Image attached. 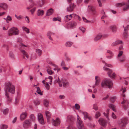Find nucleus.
<instances>
[{
	"label": "nucleus",
	"mask_w": 129,
	"mask_h": 129,
	"mask_svg": "<svg viewBox=\"0 0 129 129\" xmlns=\"http://www.w3.org/2000/svg\"><path fill=\"white\" fill-rule=\"evenodd\" d=\"M15 89L14 86L12 84L11 82H9L6 83L4 90L5 92V95L7 98L8 101H10L11 99L10 98L7 91H8L12 94H13L15 93Z\"/></svg>",
	"instance_id": "nucleus-1"
},
{
	"label": "nucleus",
	"mask_w": 129,
	"mask_h": 129,
	"mask_svg": "<svg viewBox=\"0 0 129 129\" xmlns=\"http://www.w3.org/2000/svg\"><path fill=\"white\" fill-rule=\"evenodd\" d=\"M113 85L112 81L109 79H105L103 80L101 83V86L104 88H112Z\"/></svg>",
	"instance_id": "nucleus-2"
},
{
	"label": "nucleus",
	"mask_w": 129,
	"mask_h": 129,
	"mask_svg": "<svg viewBox=\"0 0 129 129\" xmlns=\"http://www.w3.org/2000/svg\"><path fill=\"white\" fill-rule=\"evenodd\" d=\"M68 122L69 124V126L67 127V129H76L73 126L75 118L73 116H68Z\"/></svg>",
	"instance_id": "nucleus-3"
},
{
	"label": "nucleus",
	"mask_w": 129,
	"mask_h": 129,
	"mask_svg": "<svg viewBox=\"0 0 129 129\" xmlns=\"http://www.w3.org/2000/svg\"><path fill=\"white\" fill-rule=\"evenodd\" d=\"M19 30L17 28L13 27L9 30L8 34L10 36L18 35L19 34Z\"/></svg>",
	"instance_id": "nucleus-4"
},
{
	"label": "nucleus",
	"mask_w": 129,
	"mask_h": 129,
	"mask_svg": "<svg viewBox=\"0 0 129 129\" xmlns=\"http://www.w3.org/2000/svg\"><path fill=\"white\" fill-rule=\"evenodd\" d=\"M122 96L124 98H123V101L121 102V103L123 104L124 109L126 110L127 108L129 107V101L127 99L124 98L125 97V94L123 93L122 94Z\"/></svg>",
	"instance_id": "nucleus-5"
},
{
	"label": "nucleus",
	"mask_w": 129,
	"mask_h": 129,
	"mask_svg": "<svg viewBox=\"0 0 129 129\" xmlns=\"http://www.w3.org/2000/svg\"><path fill=\"white\" fill-rule=\"evenodd\" d=\"M77 126L78 129H86L84 128L82 121L80 120L78 115L77 119Z\"/></svg>",
	"instance_id": "nucleus-6"
},
{
	"label": "nucleus",
	"mask_w": 129,
	"mask_h": 129,
	"mask_svg": "<svg viewBox=\"0 0 129 129\" xmlns=\"http://www.w3.org/2000/svg\"><path fill=\"white\" fill-rule=\"evenodd\" d=\"M127 123V118L125 117L122 118L119 121V125L121 127L125 126Z\"/></svg>",
	"instance_id": "nucleus-7"
},
{
	"label": "nucleus",
	"mask_w": 129,
	"mask_h": 129,
	"mask_svg": "<svg viewBox=\"0 0 129 129\" xmlns=\"http://www.w3.org/2000/svg\"><path fill=\"white\" fill-rule=\"evenodd\" d=\"M103 69L104 70H105L108 72V74L109 76L111 78L113 79L114 78L115 76V73H114L112 75L110 74L112 72V71L109 68H106L105 66H104L103 67Z\"/></svg>",
	"instance_id": "nucleus-8"
},
{
	"label": "nucleus",
	"mask_w": 129,
	"mask_h": 129,
	"mask_svg": "<svg viewBox=\"0 0 129 129\" xmlns=\"http://www.w3.org/2000/svg\"><path fill=\"white\" fill-rule=\"evenodd\" d=\"M118 6H124L123 8L124 11L127 10L129 9V0L128 1L127 3H119L117 4Z\"/></svg>",
	"instance_id": "nucleus-9"
},
{
	"label": "nucleus",
	"mask_w": 129,
	"mask_h": 129,
	"mask_svg": "<svg viewBox=\"0 0 129 129\" xmlns=\"http://www.w3.org/2000/svg\"><path fill=\"white\" fill-rule=\"evenodd\" d=\"M31 125V122L30 120L27 119L23 122V126L24 128H27L30 127Z\"/></svg>",
	"instance_id": "nucleus-10"
},
{
	"label": "nucleus",
	"mask_w": 129,
	"mask_h": 129,
	"mask_svg": "<svg viewBox=\"0 0 129 129\" xmlns=\"http://www.w3.org/2000/svg\"><path fill=\"white\" fill-rule=\"evenodd\" d=\"M52 125L55 126H57L59 125L60 123V120L58 117H57L55 120L53 119H52Z\"/></svg>",
	"instance_id": "nucleus-11"
},
{
	"label": "nucleus",
	"mask_w": 129,
	"mask_h": 129,
	"mask_svg": "<svg viewBox=\"0 0 129 129\" xmlns=\"http://www.w3.org/2000/svg\"><path fill=\"white\" fill-rule=\"evenodd\" d=\"M100 124L104 127H105L107 125V122L106 120L102 118H100L98 120Z\"/></svg>",
	"instance_id": "nucleus-12"
},
{
	"label": "nucleus",
	"mask_w": 129,
	"mask_h": 129,
	"mask_svg": "<svg viewBox=\"0 0 129 129\" xmlns=\"http://www.w3.org/2000/svg\"><path fill=\"white\" fill-rule=\"evenodd\" d=\"M75 6L73 4H70L69 7L67 8V11L68 12H71L72 11L74 8L75 7Z\"/></svg>",
	"instance_id": "nucleus-13"
},
{
	"label": "nucleus",
	"mask_w": 129,
	"mask_h": 129,
	"mask_svg": "<svg viewBox=\"0 0 129 129\" xmlns=\"http://www.w3.org/2000/svg\"><path fill=\"white\" fill-rule=\"evenodd\" d=\"M27 114L26 112L22 113L20 116V119L21 120H23L25 119L27 117Z\"/></svg>",
	"instance_id": "nucleus-14"
},
{
	"label": "nucleus",
	"mask_w": 129,
	"mask_h": 129,
	"mask_svg": "<svg viewBox=\"0 0 129 129\" xmlns=\"http://www.w3.org/2000/svg\"><path fill=\"white\" fill-rule=\"evenodd\" d=\"M88 8L89 11H90L93 14H96V12L95 9L94 7L91 6H88Z\"/></svg>",
	"instance_id": "nucleus-15"
},
{
	"label": "nucleus",
	"mask_w": 129,
	"mask_h": 129,
	"mask_svg": "<svg viewBox=\"0 0 129 129\" xmlns=\"http://www.w3.org/2000/svg\"><path fill=\"white\" fill-rule=\"evenodd\" d=\"M45 114L47 118V121L48 122L49 121V119L51 117V114L48 111H45Z\"/></svg>",
	"instance_id": "nucleus-16"
},
{
	"label": "nucleus",
	"mask_w": 129,
	"mask_h": 129,
	"mask_svg": "<svg viewBox=\"0 0 129 129\" xmlns=\"http://www.w3.org/2000/svg\"><path fill=\"white\" fill-rule=\"evenodd\" d=\"M54 10L52 8H51L47 11L46 14V16H50L54 12Z\"/></svg>",
	"instance_id": "nucleus-17"
},
{
	"label": "nucleus",
	"mask_w": 129,
	"mask_h": 129,
	"mask_svg": "<svg viewBox=\"0 0 129 129\" xmlns=\"http://www.w3.org/2000/svg\"><path fill=\"white\" fill-rule=\"evenodd\" d=\"M108 106L110 108L112 109L113 111L115 112L116 111V109L115 106L112 104H109Z\"/></svg>",
	"instance_id": "nucleus-18"
},
{
	"label": "nucleus",
	"mask_w": 129,
	"mask_h": 129,
	"mask_svg": "<svg viewBox=\"0 0 129 129\" xmlns=\"http://www.w3.org/2000/svg\"><path fill=\"white\" fill-rule=\"evenodd\" d=\"M57 79H56L55 80L54 82L55 83H58L59 84V86L60 87L62 86V84H61V81L60 80L58 77H57Z\"/></svg>",
	"instance_id": "nucleus-19"
},
{
	"label": "nucleus",
	"mask_w": 129,
	"mask_h": 129,
	"mask_svg": "<svg viewBox=\"0 0 129 129\" xmlns=\"http://www.w3.org/2000/svg\"><path fill=\"white\" fill-rule=\"evenodd\" d=\"M123 27L124 28V30L125 31L123 33L124 36L126 38H127L128 36V34L126 32V30H127V29L128 27V25H127L125 28H124V26H123Z\"/></svg>",
	"instance_id": "nucleus-20"
},
{
	"label": "nucleus",
	"mask_w": 129,
	"mask_h": 129,
	"mask_svg": "<svg viewBox=\"0 0 129 129\" xmlns=\"http://www.w3.org/2000/svg\"><path fill=\"white\" fill-rule=\"evenodd\" d=\"M95 86H96L99 84L100 81V79L99 76H96L95 77Z\"/></svg>",
	"instance_id": "nucleus-21"
},
{
	"label": "nucleus",
	"mask_w": 129,
	"mask_h": 129,
	"mask_svg": "<svg viewBox=\"0 0 129 129\" xmlns=\"http://www.w3.org/2000/svg\"><path fill=\"white\" fill-rule=\"evenodd\" d=\"M110 28L112 32L113 33H115L116 32L117 28L116 26L115 25L111 26H110Z\"/></svg>",
	"instance_id": "nucleus-22"
},
{
	"label": "nucleus",
	"mask_w": 129,
	"mask_h": 129,
	"mask_svg": "<svg viewBox=\"0 0 129 129\" xmlns=\"http://www.w3.org/2000/svg\"><path fill=\"white\" fill-rule=\"evenodd\" d=\"M44 13V11L43 10H41L40 9H39L38 11L37 15L39 16H42Z\"/></svg>",
	"instance_id": "nucleus-23"
},
{
	"label": "nucleus",
	"mask_w": 129,
	"mask_h": 129,
	"mask_svg": "<svg viewBox=\"0 0 129 129\" xmlns=\"http://www.w3.org/2000/svg\"><path fill=\"white\" fill-rule=\"evenodd\" d=\"M38 119L40 124L42 125H44V120L43 117H41L40 118Z\"/></svg>",
	"instance_id": "nucleus-24"
},
{
	"label": "nucleus",
	"mask_w": 129,
	"mask_h": 129,
	"mask_svg": "<svg viewBox=\"0 0 129 129\" xmlns=\"http://www.w3.org/2000/svg\"><path fill=\"white\" fill-rule=\"evenodd\" d=\"M49 103V101L48 100L45 99L44 100V104L46 107H47L48 106Z\"/></svg>",
	"instance_id": "nucleus-25"
},
{
	"label": "nucleus",
	"mask_w": 129,
	"mask_h": 129,
	"mask_svg": "<svg viewBox=\"0 0 129 129\" xmlns=\"http://www.w3.org/2000/svg\"><path fill=\"white\" fill-rule=\"evenodd\" d=\"M29 118L30 119V120L34 122L35 121V118L34 114H31L29 116Z\"/></svg>",
	"instance_id": "nucleus-26"
},
{
	"label": "nucleus",
	"mask_w": 129,
	"mask_h": 129,
	"mask_svg": "<svg viewBox=\"0 0 129 129\" xmlns=\"http://www.w3.org/2000/svg\"><path fill=\"white\" fill-rule=\"evenodd\" d=\"M102 37V35H97L94 38V40L95 41H97L100 39Z\"/></svg>",
	"instance_id": "nucleus-27"
},
{
	"label": "nucleus",
	"mask_w": 129,
	"mask_h": 129,
	"mask_svg": "<svg viewBox=\"0 0 129 129\" xmlns=\"http://www.w3.org/2000/svg\"><path fill=\"white\" fill-rule=\"evenodd\" d=\"M44 0H40L38 3V4L40 7H41L43 5Z\"/></svg>",
	"instance_id": "nucleus-28"
},
{
	"label": "nucleus",
	"mask_w": 129,
	"mask_h": 129,
	"mask_svg": "<svg viewBox=\"0 0 129 129\" xmlns=\"http://www.w3.org/2000/svg\"><path fill=\"white\" fill-rule=\"evenodd\" d=\"M36 52L39 56H40L42 53V51L39 49H36Z\"/></svg>",
	"instance_id": "nucleus-29"
},
{
	"label": "nucleus",
	"mask_w": 129,
	"mask_h": 129,
	"mask_svg": "<svg viewBox=\"0 0 129 129\" xmlns=\"http://www.w3.org/2000/svg\"><path fill=\"white\" fill-rule=\"evenodd\" d=\"M82 114L84 116V118L85 120H86L88 118V114L86 112H83L82 113Z\"/></svg>",
	"instance_id": "nucleus-30"
},
{
	"label": "nucleus",
	"mask_w": 129,
	"mask_h": 129,
	"mask_svg": "<svg viewBox=\"0 0 129 129\" xmlns=\"http://www.w3.org/2000/svg\"><path fill=\"white\" fill-rule=\"evenodd\" d=\"M8 126L6 125L5 124H2L0 126L1 129H6Z\"/></svg>",
	"instance_id": "nucleus-31"
},
{
	"label": "nucleus",
	"mask_w": 129,
	"mask_h": 129,
	"mask_svg": "<svg viewBox=\"0 0 129 129\" xmlns=\"http://www.w3.org/2000/svg\"><path fill=\"white\" fill-rule=\"evenodd\" d=\"M22 29L23 30L25 31L27 34L29 33V30L25 27L23 26L22 27Z\"/></svg>",
	"instance_id": "nucleus-32"
},
{
	"label": "nucleus",
	"mask_w": 129,
	"mask_h": 129,
	"mask_svg": "<svg viewBox=\"0 0 129 129\" xmlns=\"http://www.w3.org/2000/svg\"><path fill=\"white\" fill-rule=\"evenodd\" d=\"M77 23L75 22L74 21H72L71 22V26L72 27H75Z\"/></svg>",
	"instance_id": "nucleus-33"
},
{
	"label": "nucleus",
	"mask_w": 129,
	"mask_h": 129,
	"mask_svg": "<svg viewBox=\"0 0 129 129\" xmlns=\"http://www.w3.org/2000/svg\"><path fill=\"white\" fill-rule=\"evenodd\" d=\"M63 86L64 87H65L66 86L68 85L69 83L66 81L62 80Z\"/></svg>",
	"instance_id": "nucleus-34"
},
{
	"label": "nucleus",
	"mask_w": 129,
	"mask_h": 129,
	"mask_svg": "<svg viewBox=\"0 0 129 129\" xmlns=\"http://www.w3.org/2000/svg\"><path fill=\"white\" fill-rule=\"evenodd\" d=\"M71 18L68 15L65 16L64 17V20L66 22H68L71 20Z\"/></svg>",
	"instance_id": "nucleus-35"
},
{
	"label": "nucleus",
	"mask_w": 129,
	"mask_h": 129,
	"mask_svg": "<svg viewBox=\"0 0 129 129\" xmlns=\"http://www.w3.org/2000/svg\"><path fill=\"white\" fill-rule=\"evenodd\" d=\"M101 114L99 111H97L96 112L95 115V118H98L101 116Z\"/></svg>",
	"instance_id": "nucleus-36"
},
{
	"label": "nucleus",
	"mask_w": 129,
	"mask_h": 129,
	"mask_svg": "<svg viewBox=\"0 0 129 129\" xmlns=\"http://www.w3.org/2000/svg\"><path fill=\"white\" fill-rule=\"evenodd\" d=\"M72 44V43L71 42H68L66 44V47H70L71 46Z\"/></svg>",
	"instance_id": "nucleus-37"
},
{
	"label": "nucleus",
	"mask_w": 129,
	"mask_h": 129,
	"mask_svg": "<svg viewBox=\"0 0 129 129\" xmlns=\"http://www.w3.org/2000/svg\"><path fill=\"white\" fill-rule=\"evenodd\" d=\"M44 85L47 90H48L49 89L50 86L48 82H46L45 84H44Z\"/></svg>",
	"instance_id": "nucleus-38"
},
{
	"label": "nucleus",
	"mask_w": 129,
	"mask_h": 129,
	"mask_svg": "<svg viewBox=\"0 0 129 129\" xmlns=\"http://www.w3.org/2000/svg\"><path fill=\"white\" fill-rule=\"evenodd\" d=\"M82 19L86 23H89V22H91V23H92V21H89L87 20V19L85 17H82Z\"/></svg>",
	"instance_id": "nucleus-39"
},
{
	"label": "nucleus",
	"mask_w": 129,
	"mask_h": 129,
	"mask_svg": "<svg viewBox=\"0 0 129 129\" xmlns=\"http://www.w3.org/2000/svg\"><path fill=\"white\" fill-rule=\"evenodd\" d=\"M93 109H94L95 111L97 110H98V109L97 105L95 104H93Z\"/></svg>",
	"instance_id": "nucleus-40"
},
{
	"label": "nucleus",
	"mask_w": 129,
	"mask_h": 129,
	"mask_svg": "<svg viewBox=\"0 0 129 129\" xmlns=\"http://www.w3.org/2000/svg\"><path fill=\"white\" fill-rule=\"evenodd\" d=\"M37 92L39 94L41 95H42V93H41V90H40V88L39 87H37Z\"/></svg>",
	"instance_id": "nucleus-41"
},
{
	"label": "nucleus",
	"mask_w": 129,
	"mask_h": 129,
	"mask_svg": "<svg viewBox=\"0 0 129 129\" xmlns=\"http://www.w3.org/2000/svg\"><path fill=\"white\" fill-rule=\"evenodd\" d=\"M34 103L36 105H39L40 104V101L38 100H36L34 101Z\"/></svg>",
	"instance_id": "nucleus-42"
},
{
	"label": "nucleus",
	"mask_w": 129,
	"mask_h": 129,
	"mask_svg": "<svg viewBox=\"0 0 129 129\" xmlns=\"http://www.w3.org/2000/svg\"><path fill=\"white\" fill-rule=\"evenodd\" d=\"M73 16H74V17L75 18H77L78 19V20L80 21L81 20V19L80 17L78 15H76V14H73Z\"/></svg>",
	"instance_id": "nucleus-43"
},
{
	"label": "nucleus",
	"mask_w": 129,
	"mask_h": 129,
	"mask_svg": "<svg viewBox=\"0 0 129 129\" xmlns=\"http://www.w3.org/2000/svg\"><path fill=\"white\" fill-rule=\"evenodd\" d=\"M118 59L121 62L125 60L124 56H122V57H119Z\"/></svg>",
	"instance_id": "nucleus-44"
},
{
	"label": "nucleus",
	"mask_w": 129,
	"mask_h": 129,
	"mask_svg": "<svg viewBox=\"0 0 129 129\" xmlns=\"http://www.w3.org/2000/svg\"><path fill=\"white\" fill-rule=\"evenodd\" d=\"M9 56L12 58H14V54H13V53L12 52H10L9 53Z\"/></svg>",
	"instance_id": "nucleus-45"
},
{
	"label": "nucleus",
	"mask_w": 129,
	"mask_h": 129,
	"mask_svg": "<svg viewBox=\"0 0 129 129\" xmlns=\"http://www.w3.org/2000/svg\"><path fill=\"white\" fill-rule=\"evenodd\" d=\"M9 110L7 109H5L3 111V113L4 114H8Z\"/></svg>",
	"instance_id": "nucleus-46"
},
{
	"label": "nucleus",
	"mask_w": 129,
	"mask_h": 129,
	"mask_svg": "<svg viewBox=\"0 0 129 129\" xmlns=\"http://www.w3.org/2000/svg\"><path fill=\"white\" fill-rule=\"evenodd\" d=\"M79 29L82 31L83 33H84L85 32V29L82 27H79Z\"/></svg>",
	"instance_id": "nucleus-47"
},
{
	"label": "nucleus",
	"mask_w": 129,
	"mask_h": 129,
	"mask_svg": "<svg viewBox=\"0 0 129 129\" xmlns=\"http://www.w3.org/2000/svg\"><path fill=\"white\" fill-rule=\"evenodd\" d=\"M20 51L24 56L25 55L27 54V53L24 50H21Z\"/></svg>",
	"instance_id": "nucleus-48"
},
{
	"label": "nucleus",
	"mask_w": 129,
	"mask_h": 129,
	"mask_svg": "<svg viewBox=\"0 0 129 129\" xmlns=\"http://www.w3.org/2000/svg\"><path fill=\"white\" fill-rule=\"evenodd\" d=\"M116 99L115 97H112L111 98V101L112 102H114Z\"/></svg>",
	"instance_id": "nucleus-49"
},
{
	"label": "nucleus",
	"mask_w": 129,
	"mask_h": 129,
	"mask_svg": "<svg viewBox=\"0 0 129 129\" xmlns=\"http://www.w3.org/2000/svg\"><path fill=\"white\" fill-rule=\"evenodd\" d=\"M75 108L77 110L79 109L80 108V106L78 104H76L75 105Z\"/></svg>",
	"instance_id": "nucleus-50"
},
{
	"label": "nucleus",
	"mask_w": 129,
	"mask_h": 129,
	"mask_svg": "<svg viewBox=\"0 0 129 129\" xmlns=\"http://www.w3.org/2000/svg\"><path fill=\"white\" fill-rule=\"evenodd\" d=\"M7 8V5L5 3H4V7H3V9L4 10H6Z\"/></svg>",
	"instance_id": "nucleus-51"
},
{
	"label": "nucleus",
	"mask_w": 129,
	"mask_h": 129,
	"mask_svg": "<svg viewBox=\"0 0 129 129\" xmlns=\"http://www.w3.org/2000/svg\"><path fill=\"white\" fill-rule=\"evenodd\" d=\"M104 115L106 117V118L108 120H109V113H104Z\"/></svg>",
	"instance_id": "nucleus-52"
},
{
	"label": "nucleus",
	"mask_w": 129,
	"mask_h": 129,
	"mask_svg": "<svg viewBox=\"0 0 129 129\" xmlns=\"http://www.w3.org/2000/svg\"><path fill=\"white\" fill-rule=\"evenodd\" d=\"M55 34L53 33H52L50 31L48 32L47 33V36H51L52 35H54Z\"/></svg>",
	"instance_id": "nucleus-53"
},
{
	"label": "nucleus",
	"mask_w": 129,
	"mask_h": 129,
	"mask_svg": "<svg viewBox=\"0 0 129 129\" xmlns=\"http://www.w3.org/2000/svg\"><path fill=\"white\" fill-rule=\"evenodd\" d=\"M47 72L48 74L49 75H51L52 74V71L50 70H47Z\"/></svg>",
	"instance_id": "nucleus-54"
},
{
	"label": "nucleus",
	"mask_w": 129,
	"mask_h": 129,
	"mask_svg": "<svg viewBox=\"0 0 129 129\" xmlns=\"http://www.w3.org/2000/svg\"><path fill=\"white\" fill-rule=\"evenodd\" d=\"M117 45L118 44H121L122 43V41L121 40H118L117 41H116Z\"/></svg>",
	"instance_id": "nucleus-55"
},
{
	"label": "nucleus",
	"mask_w": 129,
	"mask_h": 129,
	"mask_svg": "<svg viewBox=\"0 0 129 129\" xmlns=\"http://www.w3.org/2000/svg\"><path fill=\"white\" fill-rule=\"evenodd\" d=\"M123 52L122 51H120L118 55V57H120V56H121L123 54Z\"/></svg>",
	"instance_id": "nucleus-56"
},
{
	"label": "nucleus",
	"mask_w": 129,
	"mask_h": 129,
	"mask_svg": "<svg viewBox=\"0 0 129 129\" xmlns=\"http://www.w3.org/2000/svg\"><path fill=\"white\" fill-rule=\"evenodd\" d=\"M110 55H109L107 56V57L108 59H111V58L113 56V54H110Z\"/></svg>",
	"instance_id": "nucleus-57"
},
{
	"label": "nucleus",
	"mask_w": 129,
	"mask_h": 129,
	"mask_svg": "<svg viewBox=\"0 0 129 129\" xmlns=\"http://www.w3.org/2000/svg\"><path fill=\"white\" fill-rule=\"evenodd\" d=\"M43 117L42 114L40 113H39L38 114V119H39L41 117Z\"/></svg>",
	"instance_id": "nucleus-58"
},
{
	"label": "nucleus",
	"mask_w": 129,
	"mask_h": 129,
	"mask_svg": "<svg viewBox=\"0 0 129 129\" xmlns=\"http://www.w3.org/2000/svg\"><path fill=\"white\" fill-rule=\"evenodd\" d=\"M25 19L26 20V21L28 23H29V19L28 17L26 16L25 17Z\"/></svg>",
	"instance_id": "nucleus-59"
},
{
	"label": "nucleus",
	"mask_w": 129,
	"mask_h": 129,
	"mask_svg": "<svg viewBox=\"0 0 129 129\" xmlns=\"http://www.w3.org/2000/svg\"><path fill=\"white\" fill-rule=\"evenodd\" d=\"M7 19L9 21H11L12 20V18L10 16L8 15L7 18Z\"/></svg>",
	"instance_id": "nucleus-60"
},
{
	"label": "nucleus",
	"mask_w": 129,
	"mask_h": 129,
	"mask_svg": "<svg viewBox=\"0 0 129 129\" xmlns=\"http://www.w3.org/2000/svg\"><path fill=\"white\" fill-rule=\"evenodd\" d=\"M61 66L62 67H64V66H65L64 62L63 61H62L61 64Z\"/></svg>",
	"instance_id": "nucleus-61"
},
{
	"label": "nucleus",
	"mask_w": 129,
	"mask_h": 129,
	"mask_svg": "<svg viewBox=\"0 0 129 129\" xmlns=\"http://www.w3.org/2000/svg\"><path fill=\"white\" fill-rule=\"evenodd\" d=\"M98 3L99 4V6L100 7H101L102 6V3L101 2V1L100 0H97Z\"/></svg>",
	"instance_id": "nucleus-62"
},
{
	"label": "nucleus",
	"mask_w": 129,
	"mask_h": 129,
	"mask_svg": "<svg viewBox=\"0 0 129 129\" xmlns=\"http://www.w3.org/2000/svg\"><path fill=\"white\" fill-rule=\"evenodd\" d=\"M117 44L116 41L115 42L111 44V46H114L117 45Z\"/></svg>",
	"instance_id": "nucleus-63"
},
{
	"label": "nucleus",
	"mask_w": 129,
	"mask_h": 129,
	"mask_svg": "<svg viewBox=\"0 0 129 129\" xmlns=\"http://www.w3.org/2000/svg\"><path fill=\"white\" fill-rule=\"evenodd\" d=\"M35 8H34L33 9H31L30 10V11L31 12V13L33 14V12L35 11Z\"/></svg>",
	"instance_id": "nucleus-64"
}]
</instances>
